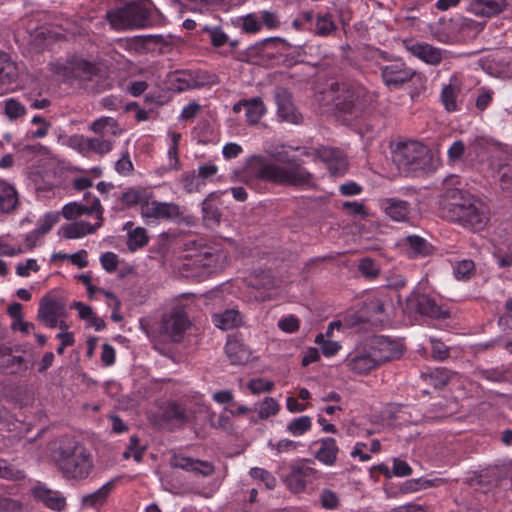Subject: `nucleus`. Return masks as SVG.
Returning <instances> with one entry per match:
<instances>
[{"label":"nucleus","instance_id":"obj_40","mask_svg":"<svg viewBox=\"0 0 512 512\" xmlns=\"http://www.w3.org/2000/svg\"><path fill=\"white\" fill-rule=\"evenodd\" d=\"M171 82L177 91L195 89V81L193 80L191 70H177L173 72L171 74Z\"/></svg>","mask_w":512,"mask_h":512},{"label":"nucleus","instance_id":"obj_58","mask_svg":"<svg viewBox=\"0 0 512 512\" xmlns=\"http://www.w3.org/2000/svg\"><path fill=\"white\" fill-rule=\"evenodd\" d=\"M441 99L448 111H455L457 109L456 93L452 86H445L441 93Z\"/></svg>","mask_w":512,"mask_h":512},{"label":"nucleus","instance_id":"obj_30","mask_svg":"<svg viewBox=\"0 0 512 512\" xmlns=\"http://www.w3.org/2000/svg\"><path fill=\"white\" fill-rule=\"evenodd\" d=\"M386 215L397 222H404L410 213V204L397 198H387L382 201Z\"/></svg>","mask_w":512,"mask_h":512},{"label":"nucleus","instance_id":"obj_42","mask_svg":"<svg viewBox=\"0 0 512 512\" xmlns=\"http://www.w3.org/2000/svg\"><path fill=\"white\" fill-rule=\"evenodd\" d=\"M149 242V237L143 227H135L128 236L127 246L130 251L143 248Z\"/></svg>","mask_w":512,"mask_h":512},{"label":"nucleus","instance_id":"obj_55","mask_svg":"<svg viewBox=\"0 0 512 512\" xmlns=\"http://www.w3.org/2000/svg\"><path fill=\"white\" fill-rule=\"evenodd\" d=\"M430 343L432 346V356L434 359L443 361L450 356L449 347L442 341L436 338H431Z\"/></svg>","mask_w":512,"mask_h":512},{"label":"nucleus","instance_id":"obj_21","mask_svg":"<svg viewBox=\"0 0 512 512\" xmlns=\"http://www.w3.org/2000/svg\"><path fill=\"white\" fill-rule=\"evenodd\" d=\"M275 100L279 118L292 124L301 123L303 119L302 114L294 106L292 95L287 89L277 87L275 90Z\"/></svg>","mask_w":512,"mask_h":512},{"label":"nucleus","instance_id":"obj_10","mask_svg":"<svg viewBox=\"0 0 512 512\" xmlns=\"http://www.w3.org/2000/svg\"><path fill=\"white\" fill-rule=\"evenodd\" d=\"M66 299L64 296L55 293H47L39 303L37 319L49 328L58 326V319L65 317Z\"/></svg>","mask_w":512,"mask_h":512},{"label":"nucleus","instance_id":"obj_35","mask_svg":"<svg viewBox=\"0 0 512 512\" xmlns=\"http://www.w3.org/2000/svg\"><path fill=\"white\" fill-rule=\"evenodd\" d=\"M212 318L214 325L222 330H230L239 326L242 322L241 314L235 309H228L223 313L214 314Z\"/></svg>","mask_w":512,"mask_h":512},{"label":"nucleus","instance_id":"obj_62","mask_svg":"<svg viewBox=\"0 0 512 512\" xmlns=\"http://www.w3.org/2000/svg\"><path fill=\"white\" fill-rule=\"evenodd\" d=\"M342 208L350 216L366 217L368 215L364 204L357 201H346L342 204Z\"/></svg>","mask_w":512,"mask_h":512},{"label":"nucleus","instance_id":"obj_49","mask_svg":"<svg viewBox=\"0 0 512 512\" xmlns=\"http://www.w3.org/2000/svg\"><path fill=\"white\" fill-rule=\"evenodd\" d=\"M427 376L434 387H443L449 382L451 372L446 368H435Z\"/></svg>","mask_w":512,"mask_h":512},{"label":"nucleus","instance_id":"obj_11","mask_svg":"<svg viewBox=\"0 0 512 512\" xmlns=\"http://www.w3.org/2000/svg\"><path fill=\"white\" fill-rule=\"evenodd\" d=\"M406 310L433 319H447L451 315L448 309L439 306L429 295L416 292L407 297Z\"/></svg>","mask_w":512,"mask_h":512},{"label":"nucleus","instance_id":"obj_51","mask_svg":"<svg viewBox=\"0 0 512 512\" xmlns=\"http://www.w3.org/2000/svg\"><path fill=\"white\" fill-rule=\"evenodd\" d=\"M60 220V213L48 212L41 219L39 226L36 228L42 236L48 233L52 227Z\"/></svg>","mask_w":512,"mask_h":512},{"label":"nucleus","instance_id":"obj_45","mask_svg":"<svg viewBox=\"0 0 512 512\" xmlns=\"http://www.w3.org/2000/svg\"><path fill=\"white\" fill-rule=\"evenodd\" d=\"M319 502L326 510H336L340 506L339 495L331 489L324 488L319 495Z\"/></svg>","mask_w":512,"mask_h":512},{"label":"nucleus","instance_id":"obj_39","mask_svg":"<svg viewBox=\"0 0 512 512\" xmlns=\"http://www.w3.org/2000/svg\"><path fill=\"white\" fill-rule=\"evenodd\" d=\"M163 418L166 421L174 422L182 426L188 421L186 409L176 402L169 403L163 412Z\"/></svg>","mask_w":512,"mask_h":512},{"label":"nucleus","instance_id":"obj_44","mask_svg":"<svg viewBox=\"0 0 512 512\" xmlns=\"http://www.w3.org/2000/svg\"><path fill=\"white\" fill-rule=\"evenodd\" d=\"M279 404L272 397H265L264 400L258 404V417L261 420L267 419L270 416H274L279 412Z\"/></svg>","mask_w":512,"mask_h":512},{"label":"nucleus","instance_id":"obj_33","mask_svg":"<svg viewBox=\"0 0 512 512\" xmlns=\"http://www.w3.org/2000/svg\"><path fill=\"white\" fill-rule=\"evenodd\" d=\"M18 204V194L13 185L0 181V210L4 213L13 212Z\"/></svg>","mask_w":512,"mask_h":512},{"label":"nucleus","instance_id":"obj_38","mask_svg":"<svg viewBox=\"0 0 512 512\" xmlns=\"http://www.w3.org/2000/svg\"><path fill=\"white\" fill-rule=\"evenodd\" d=\"M107 128L110 129V133L113 136H118L122 133V129L119 127L117 120L112 117H101L93 121L90 125V130L100 136L105 134Z\"/></svg>","mask_w":512,"mask_h":512},{"label":"nucleus","instance_id":"obj_36","mask_svg":"<svg viewBox=\"0 0 512 512\" xmlns=\"http://www.w3.org/2000/svg\"><path fill=\"white\" fill-rule=\"evenodd\" d=\"M162 41V34H145L135 36L136 45L146 53H162V48L160 47Z\"/></svg>","mask_w":512,"mask_h":512},{"label":"nucleus","instance_id":"obj_54","mask_svg":"<svg viewBox=\"0 0 512 512\" xmlns=\"http://www.w3.org/2000/svg\"><path fill=\"white\" fill-rule=\"evenodd\" d=\"M144 448H139V439L137 436H132L130 438L129 445L126 451L123 453V457L128 459L129 457H133L135 461L140 462L143 458Z\"/></svg>","mask_w":512,"mask_h":512},{"label":"nucleus","instance_id":"obj_18","mask_svg":"<svg viewBox=\"0 0 512 512\" xmlns=\"http://www.w3.org/2000/svg\"><path fill=\"white\" fill-rule=\"evenodd\" d=\"M260 13V17L252 13L239 18V22H241L244 32H257L263 26L268 30H277L281 28L280 18L275 12L264 10Z\"/></svg>","mask_w":512,"mask_h":512},{"label":"nucleus","instance_id":"obj_57","mask_svg":"<svg viewBox=\"0 0 512 512\" xmlns=\"http://www.w3.org/2000/svg\"><path fill=\"white\" fill-rule=\"evenodd\" d=\"M497 173L501 189L504 191L510 190L512 188V166L501 165Z\"/></svg>","mask_w":512,"mask_h":512},{"label":"nucleus","instance_id":"obj_28","mask_svg":"<svg viewBox=\"0 0 512 512\" xmlns=\"http://www.w3.org/2000/svg\"><path fill=\"white\" fill-rule=\"evenodd\" d=\"M17 78L16 65L5 52L0 51V94L8 92L10 85L16 82Z\"/></svg>","mask_w":512,"mask_h":512},{"label":"nucleus","instance_id":"obj_8","mask_svg":"<svg viewBox=\"0 0 512 512\" xmlns=\"http://www.w3.org/2000/svg\"><path fill=\"white\" fill-rule=\"evenodd\" d=\"M248 49L251 51L250 55L285 56L288 61L294 63L303 62L306 55L305 45H293L280 37L266 38Z\"/></svg>","mask_w":512,"mask_h":512},{"label":"nucleus","instance_id":"obj_2","mask_svg":"<svg viewBox=\"0 0 512 512\" xmlns=\"http://www.w3.org/2000/svg\"><path fill=\"white\" fill-rule=\"evenodd\" d=\"M251 174L257 180H263L280 186L311 187L313 175L303 166V161L295 156H283L279 163L259 158L251 167Z\"/></svg>","mask_w":512,"mask_h":512},{"label":"nucleus","instance_id":"obj_50","mask_svg":"<svg viewBox=\"0 0 512 512\" xmlns=\"http://www.w3.org/2000/svg\"><path fill=\"white\" fill-rule=\"evenodd\" d=\"M181 183L183 185L184 190L187 193H193L200 190L202 185H205L204 182H201L198 177L195 175L194 171L186 172L181 176Z\"/></svg>","mask_w":512,"mask_h":512},{"label":"nucleus","instance_id":"obj_7","mask_svg":"<svg viewBox=\"0 0 512 512\" xmlns=\"http://www.w3.org/2000/svg\"><path fill=\"white\" fill-rule=\"evenodd\" d=\"M185 246L187 251L195 250L194 254L185 255V258L190 260L187 265L202 269V275L209 276L223 269L226 259L223 251L198 244L197 241H189Z\"/></svg>","mask_w":512,"mask_h":512},{"label":"nucleus","instance_id":"obj_13","mask_svg":"<svg viewBox=\"0 0 512 512\" xmlns=\"http://www.w3.org/2000/svg\"><path fill=\"white\" fill-rule=\"evenodd\" d=\"M344 364L349 371L358 375L368 374L379 366L366 342L357 345L346 356Z\"/></svg>","mask_w":512,"mask_h":512},{"label":"nucleus","instance_id":"obj_29","mask_svg":"<svg viewBox=\"0 0 512 512\" xmlns=\"http://www.w3.org/2000/svg\"><path fill=\"white\" fill-rule=\"evenodd\" d=\"M103 224V220H98L94 225L86 221H75L66 225H63L60 229L62 236L66 239H77L88 234H93Z\"/></svg>","mask_w":512,"mask_h":512},{"label":"nucleus","instance_id":"obj_46","mask_svg":"<svg viewBox=\"0 0 512 512\" xmlns=\"http://www.w3.org/2000/svg\"><path fill=\"white\" fill-rule=\"evenodd\" d=\"M475 271V263L465 259L459 261L454 267V275L458 280H469Z\"/></svg>","mask_w":512,"mask_h":512},{"label":"nucleus","instance_id":"obj_47","mask_svg":"<svg viewBox=\"0 0 512 512\" xmlns=\"http://www.w3.org/2000/svg\"><path fill=\"white\" fill-rule=\"evenodd\" d=\"M4 113L10 120H15L22 117L26 109L18 100L10 98L5 101Z\"/></svg>","mask_w":512,"mask_h":512},{"label":"nucleus","instance_id":"obj_63","mask_svg":"<svg viewBox=\"0 0 512 512\" xmlns=\"http://www.w3.org/2000/svg\"><path fill=\"white\" fill-rule=\"evenodd\" d=\"M33 124H39L40 128L32 132L31 137L35 139L43 138L48 134L51 123L42 116L36 115L31 121Z\"/></svg>","mask_w":512,"mask_h":512},{"label":"nucleus","instance_id":"obj_20","mask_svg":"<svg viewBox=\"0 0 512 512\" xmlns=\"http://www.w3.org/2000/svg\"><path fill=\"white\" fill-rule=\"evenodd\" d=\"M317 470L305 464H294L290 472L285 476L284 482L288 489L294 493L303 492L308 484L315 477Z\"/></svg>","mask_w":512,"mask_h":512},{"label":"nucleus","instance_id":"obj_52","mask_svg":"<svg viewBox=\"0 0 512 512\" xmlns=\"http://www.w3.org/2000/svg\"><path fill=\"white\" fill-rule=\"evenodd\" d=\"M359 271L368 279H375L380 273L378 266L371 258H363L360 261Z\"/></svg>","mask_w":512,"mask_h":512},{"label":"nucleus","instance_id":"obj_27","mask_svg":"<svg viewBox=\"0 0 512 512\" xmlns=\"http://www.w3.org/2000/svg\"><path fill=\"white\" fill-rule=\"evenodd\" d=\"M32 493L37 501L50 509L62 511L66 507V498L59 491L39 485L33 488Z\"/></svg>","mask_w":512,"mask_h":512},{"label":"nucleus","instance_id":"obj_5","mask_svg":"<svg viewBox=\"0 0 512 512\" xmlns=\"http://www.w3.org/2000/svg\"><path fill=\"white\" fill-rule=\"evenodd\" d=\"M393 162L406 174L431 172L436 169L431 150L418 141L399 143L393 151Z\"/></svg>","mask_w":512,"mask_h":512},{"label":"nucleus","instance_id":"obj_19","mask_svg":"<svg viewBox=\"0 0 512 512\" xmlns=\"http://www.w3.org/2000/svg\"><path fill=\"white\" fill-rule=\"evenodd\" d=\"M52 38L51 34H13L14 40L24 53L38 54L45 51L52 40H60L62 34H54Z\"/></svg>","mask_w":512,"mask_h":512},{"label":"nucleus","instance_id":"obj_14","mask_svg":"<svg viewBox=\"0 0 512 512\" xmlns=\"http://www.w3.org/2000/svg\"><path fill=\"white\" fill-rule=\"evenodd\" d=\"M383 82L388 87L399 88L411 81L414 77H420L416 71L406 66L401 61H393L380 66Z\"/></svg>","mask_w":512,"mask_h":512},{"label":"nucleus","instance_id":"obj_16","mask_svg":"<svg viewBox=\"0 0 512 512\" xmlns=\"http://www.w3.org/2000/svg\"><path fill=\"white\" fill-rule=\"evenodd\" d=\"M64 69L66 74L70 73L73 77L84 81L93 80L101 72L99 63L89 61L76 54L68 56Z\"/></svg>","mask_w":512,"mask_h":512},{"label":"nucleus","instance_id":"obj_6","mask_svg":"<svg viewBox=\"0 0 512 512\" xmlns=\"http://www.w3.org/2000/svg\"><path fill=\"white\" fill-rule=\"evenodd\" d=\"M56 464L66 480H84L94 468L91 455L81 445L61 448Z\"/></svg>","mask_w":512,"mask_h":512},{"label":"nucleus","instance_id":"obj_31","mask_svg":"<svg viewBox=\"0 0 512 512\" xmlns=\"http://www.w3.org/2000/svg\"><path fill=\"white\" fill-rule=\"evenodd\" d=\"M116 482L117 479H112L95 492L83 496L81 500L82 505L84 507H98L106 503L109 495L115 488Z\"/></svg>","mask_w":512,"mask_h":512},{"label":"nucleus","instance_id":"obj_24","mask_svg":"<svg viewBox=\"0 0 512 512\" xmlns=\"http://www.w3.org/2000/svg\"><path fill=\"white\" fill-rule=\"evenodd\" d=\"M96 213L98 220H103V207L100 200L96 197L90 206L83 205L77 202H70L63 206L61 215L67 220H73L83 215H91Z\"/></svg>","mask_w":512,"mask_h":512},{"label":"nucleus","instance_id":"obj_3","mask_svg":"<svg viewBox=\"0 0 512 512\" xmlns=\"http://www.w3.org/2000/svg\"><path fill=\"white\" fill-rule=\"evenodd\" d=\"M444 197L448 203L443 207V217L474 230L482 229L488 217L482 204L472 195L459 188H446Z\"/></svg>","mask_w":512,"mask_h":512},{"label":"nucleus","instance_id":"obj_43","mask_svg":"<svg viewBox=\"0 0 512 512\" xmlns=\"http://www.w3.org/2000/svg\"><path fill=\"white\" fill-rule=\"evenodd\" d=\"M217 196L214 193H211L206 199L202 202V212L204 220H211L213 222L220 221V211L218 207L214 204V200Z\"/></svg>","mask_w":512,"mask_h":512},{"label":"nucleus","instance_id":"obj_53","mask_svg":"<svg viewBox=\"0 0 512 512\" xmlns=\"http://www.w3.org/2000/svg\"><path fill=\"white\" fill-rule=\"evenodd\" d=\"M249 474L252 478L259 479L264 482L266 487L269 489H273L276 486L275 477L265 469L254 467L251 468Z\"/></svg>","mask_w":512,"mask_h":512},{"label":"nucleus","instance_id":"obj_41","mask_svg":"<svg viewBox=\"0 0 512 512\" xmlns=\"http://www.w3.org/2000/svg\"><path fill=\"white\" fill-rule=\"evenodd\" d=\"M312 428L311 417L305 415L292 419L287 424V431L293 436H302Z\"/></svg>","mask_w":512,"mask_h":512},{"label":"nucleus","instance_id":"obj_22","mask_svg":"<svg viewBox=\"0 0 512 512\" xmlns=\"http://www.w3.org/2000/svg\"><path fill=\"white\" fill-rule=\"evenodd\" d=\"M151 191L143 187H128L120 195L116 197L112 210L115 212H123L136 206L142 209L144 202L148 199Z\"/></svg>","mask_w":512,"mask_h":512},{"label":"nucleus","instance_id":"obj_56","mask_svg":"<svg viewBox=\"0 0 512 512\" xmlns=\"http://www.w3.org/2000/svg\"><path fill=\"white\" fill-rule=\"evenodd\" d=\"M193 80L195 81V88H200L206 85L215 84L216 76L211 75L203 70H191Z\"/></svg>","mask_w":512,"mask_h":512},{"label":"nucleus","instance_id":"obj_25","mask_svg":"<svg viewBox=\"0 0 512 512\" xmlns=\"http://www.w3.org/2000/svg\"><path fill=\"white\" fill-rule=\"evenodd\" d=\"M313 445H318V449L312 454L316 460L326 466H333L337 461L339 447L336 440L332 437H324L314 442Z\"/></svg>","mask_w":512,"mask_h":512},{"label":"nucleus","instance_id":"obj_64","mask_svg":"<svg viewBox=\"0 0 512 512\" xmlns=\"http://www.w3.org/2000/svg\"><path fill=\"white\" fill-rule=\"evenodd\" d=\"M299 326H300V321L294 315H289L287 317H284V318L280 319L278 322V327L286 333L296 332L299 329Z\"/></svg>","mask_w":512,"mask_h":512},{"label":"nucleus","instance_id":"obj_34","mask_svg":"<svg viewBox=\"0 0 512 512\" xmlns=\"http://www.w3.org/2000/svg\"><path fill=\"white\" fill-rule=\"evenodd\" d=\"M507 0H471L472 10L482 16H494L502 12Z\"/></svg>","mask_w":512,"mask_h":512},{"label":"nucleus","instance_id":"obj_59","mask_svg":"<svg viewBox=\"0 0 512 512\" xmlns=\"http://www.w3.org/2000/svg\"><path fill=\"white\" fill-rule=\"evenodd\" d=\"M100 262L104 270L113 273L117 270L119 259L117 254L113 252H105L100 256Z\"/></svg>","mask_w":512,"mask_h":512},{"label":"nucleus","instance_id":"obj_15","mask_svg":"<svg viewBox=\"0 0 512 512\" xmlns=\"http://www.w3.org/2000/svg\"><path fill=\"white\" fill-rule=\"evenodd\" d=\"M366 343L379 366L384 362L398 359L403 354V349L400 344L384 336H375Z\"/></svg>","mask_w":512,"mask_h":512},{"label":"nucleus","instance_id":"obj_17","mask_svg":"<svg viewBox=\"0 0 512 512\" xmlns=\"http://www.w3.org/2000/svg\"><path fill=\"white\" fill-rule=\"evenodd\" d=\"M189 324L186 314L182 310L177 309L163 316L161 329L173 342L179 343L183 339Z\"/></svg>","mask_w":512,"mask_h":512},{"label":"nucleus","instance_id":"obj_4","mask_svg":"<svg viewBox=\"0 0 512 512\" xmlns=\"http://www.w3.org/2000/svg\"><path fill=\"white\" fill-rule=\"evenodd\" d=\"M106 19L115 30L146 29L153 24L154 11L149 3L130 1L110 9Z\"/></svg>","mask_w":512,"mask_h":512},{"label":"nucleus","instance_id":"obj_1","mask_svg":"<svg viewBox=\"0 0 512 512\" xmlns=\"http://www.w3.org/2000/svg\"><path fill=\"white\" fill-rule=\"evenodd\" d=\"M329 92L336 117L347 125L366 118L375 110L377 95L357 81L334 82Z\"/></svg>","mask_w":512,"mask_h":512},{"label":"nucleus","instance_id":"obj_26","mask_svg":"<svg viewBox=\"0 0 512 512\" xmlns=\"http://www.w3.org/2000/svg\"><path fill=\"white\" fill-rule=\"evenodd\" d=\"M74 146L82 154L90 152L104 155L109 153L113 148V142L102 138H85L84 136H75L72 138Z\"/></svg>","mask_w":512,"mask_h":512},{"label":"nucleus","instance_id":"obj_9","mask_svg":"<svg viewBox=\"0 0 512 512\" xmlns=\"http://www.w3.org/2000/svg\"><path fill=\"white\" fill-rule=\"evenodd\" d=\"M181 214L178 204L173 202H160L154 198L152 192H150L148 199H146L140 211V215L147 225L160 221L175 220L179 218Z\"/></svg>","mask_w":512,"mask_h":512},{"label":"nucleus","instance_id":"obj_23","mask_svg":"<svg viewBox=\"0 0 512 512\" xmlns=\"http://www.w3.org/2000/svg\"><path fill=\"white\" fill-rule=\"evenodd\" d=\"M402 43L412 55L430 65H438L442 61V52L438 48L429 44L415 42L412 39H405Z\"/></svg>","mask_w":512,"mask_h":512},{"label":"nucleus","instance_id":"obj_12","mask_svg":"<svg viewBox=\"0 0 512 512\" xmlns=\"http://www.w3.org/2000/svg\"><path fill=\"white\" fill-rule=\"evenodd\" d=\"M396 249L398 253L407 259L417 260L432 256L435 247L424 237L416 234H409L397 240Z\"/></svg>","mask_w":512,"mask_h":512},{"label":"nucleus","instance_id":"obj_32","mask_svg":"<svg viewBox=\"0 0 512 512\" xmlns=\"http://www.w3.org/2000/svg\"><path fill=\"white\" fill-rule=\"evenodd\" d=\"M225 352L233 365H245L251 359V352L238 340H228Z\"/></svg>","mask_w":512,"mask_h":512},{"label":"nucleus","instance_id":"obj_48","mask_svg":"<svg viewBox=\"0 0 512 512\" xmlns=\"http://www.w3.org/2000/svg\"><path fill=\"white\" fill-rule=\"evenodd\" d=\"M17 151L20 155L26 158L28 161L31 160L34 156L43 155L46 153V147L40 143L35 144H18Z\"/></svg>","mask_w":512,"mask_h":512},{"label":"nucleus","instance_id":"obj_61","mask_svg":"<svg viewBox=\"0 0 512 512\" xmlns=\"http://www.w3.org/2000/svg\"><path fill=\"white\" fill-rule=\"evenodd\" d=\"M327 169L332 176H343L348 169L347 159L344 155L340 158H336L334 161L327 165Z\"/></svg>","mask_w":512,"mask_h":512},{"label":"nucleus","instance_id":"obj_60","mask_svg":"<svg viewBox=\"0 0 512 512\" xmlns=\"http://www.w3.org/2000/svg\"><path fill=\"white\" fill-rule=\"evenodd\" d=\"M274 387V383L272 381L264 380L261 378L252 379L248 388L253 394H260L262 392H270Z\"/></svg>","mask_w":512,"mask_h":512},{"label":"nucleus","instance_id":"obj_37","mask_svg":"<svg viewBox=\"0 0 512 512\" xmlns=\"http://www.w3.org/2000/svg\"><path fill=\"white\" fill-rule=\"evenodd\" d=\"M265 113L266 108L260 97H254L247 100L245 115L246 120L250 125L258 124Z\"/></svg>","mask_w":512,"mask_h":512}]
</instances>
